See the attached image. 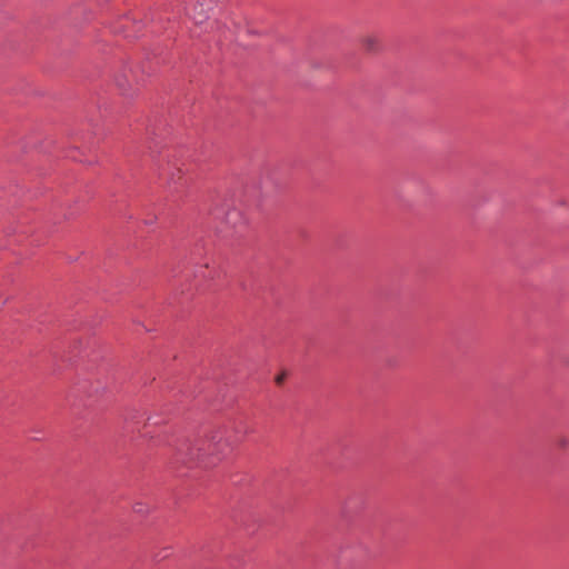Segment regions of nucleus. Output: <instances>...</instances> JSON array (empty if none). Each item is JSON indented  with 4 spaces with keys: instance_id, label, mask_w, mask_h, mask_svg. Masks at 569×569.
Here are the masks:
<instances>
[{
    "instance_id": "0eeeda50",
    "label": "nucleus",
    "mask_w": 569,
    "mask_h": 569,
    "mask_svg": "<svg viewBox=\"0 0 569 569\" xmlns=\"http://www.w3.org/2000/svg\"><path fill=\"white\" fill-rule=\"evenodd\" d=\"M134 511L136 512H142L143 511V507L140 503H138V505L134 506Z\"/></svg>"
},
{
    "instance_id": "f257e3e1",
    "label": "nucleus",
    "mask_w": 569,
    "mask_h": 569,
    "mask_svg": "<svg viewBox=\"0 0 569 569\" xmlns=\"http://www.w3.org/2000/svg\"><path fill=\"white\" fill-rule=\"evenodd\" d=\"M229 448V442L223 438L220 432H213L206 438L197 440L191 447L187 448L188 459L180 458L184 463L188 461H198L204 466L214 463L210 458H217L223 455Z\"/></svg>"
},
{
    "instance_id": "39448f33",
    "label": "nucleus",
    "mask_w": 569,
    "mask_h": 569,
    "mask_svg": "<svg viewBox=\"0 0 569 569\" xmlns=\"http://www.w3.org/2000/svg\"><path fill=\"white\" fill-rule=\"evenodd\" d=\"M238 220H241V221L243 220L240 211L234 209V210H231L228 212V214H227L228 223H232L233 226H236Z\"/></svg>"
},
{
    "instance_id": "423d86ee",
    "label": "nucleus",
    "mask_w": 569,
    "mask_h": 569,
    "mask_svg": "<svg viewBox=\"0 0 569 569\" xmlns=\"http://www.w3.org/2000/svg\"><path fill=\"white\" fill-rule=\"evenodd\" d=\"M286 377H287V373L286 372H281L279 373L276 378H274V381L277 385H282L283 381L286 380Z\"/></svg>"
},
{
    "instance_id": "7ed1b4c3",
    "label": "nucleus",
    "mask_w": 569,
    "mask_h": 569,
    "mask_svg": "<svg viewBox=\"0 0 569 569\" xmlns=\"http://www.w3.org/2000/svg\"><path fill=\"white\" fill-rule=\"evenodd\" d=\"M362 49L368 53H377L381 50V40L375 33H366L360 38Z\"/></svg>"
},
{
    "instance_id": "f03ea898",
    "label": "nucleus",
    "mask_w": 569,
    "mask_h": 569,
    "mask_svg": "<svg viewBox=\"0 0 569 569\" xmlns=\"http://www.w3.org/2000/svg\"><path fill=\"white\" fill-rule=\"evenodd\" d=\"M141 81V77L133 69L116 78L117 86L122 90L123 94H129L133 86L140 84Z\"/></svg>"
},
{
    "instance_id": "20e7f679",
    "label": "nucleus",
    "mask_w": 569,
    "mask_h": 569,
    "mask_svg": "<svg viewBox=\"0 0 569 569\" xmlns=\"http://www.w3.org/2000/svg\"><path fill=\"white\" fill-rule=\"evenodd\" d=\"M209 9V4L204 3V1H196L191 10H188V16L196 22L201 23L207 19V12Z\"/></svg>"
}]
</instances>
